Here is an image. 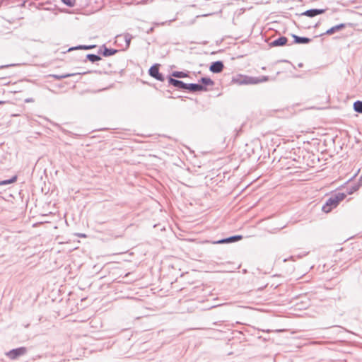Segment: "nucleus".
<instances>
[{
    "mask_svg": "<svg viewBox=\"0 0 362 362\" xmlns=\"http://www.w3.org/2000/svg\"><path fill=\"white\" fill-rule=\"evenodd\" d=\"M79 236H81V237H85V235H83V234H81V235H79Z\"/></svg>",
    "mask_w": 362,
    "mask_h": 362,
    "instance_id": "nucleus-27",
    "label": "nucleus"
},
{
    "mask_svg": "<svg viewBox=\"0 0 362 362\" xmlns=\"http://www.w3.org/2000/svg\"><path fill=\"white\" fill-rule=\"evenodd\" d=\"M354 110L358 113H362V100H356L353 105Z\"/></svg>",
    "mask_w": 362,
    "mask_h": 362,
    "instance_id": "nucleus-17",
    "label": "nucleus"
},
{
    "mask_svg": "<svg viewBox=\"0 0 362 362\" xmlns=\"http://www.w3.org/2000/svg\"><path fill=\"white\" fill-rule=\"evenodd\" d=\"M94 47H95V45H78V46H76V47H73L69 48L68 51L76 50V49L88 50V49H93Z\"/></svg>",
    "mask_w": 362,
    "mask_h": 362,
    "instance_id": "nucleus-15",
    "label": "nucleus"
},
{
    "mask_svg": "<svg viewBox=\"0 0 362 362\" xmlns=\"http://www.w3.org/2000/svg\"><path fill=\"white\" fill-rule=\"evenodd\" d=\"M124 38L126 42V47L128 48L130 45L133 36L129 33H126L124 35Z\"/></svg>",
    "mask_w": 362,
    "mask_h": 362,
    "instance_id": "nucleus-20",
    "label": "nucleus"
},
{
    "mask_svg": "<svg viewBox=\"0 0 362 362\" xmlns=\"http://www.w3.org/2000/svg\"><path fill=\"white\" fill-rule=\"evenodd\" d=\"M1 103H4V102L3 101H0V104H1Z\"/></svg>",
    "mask_w": 362,
    "mask_h": 362,
    "instance_id": "nucleus-29",
    "label": "nucleus"
},
{
    "mask_svg": "<svg viewBox=\"0 0 362 362\" xmlns=\"http://www.w3.org/2000/svg\"><path fill=\"white\" fill-rule=\"evenodd\" d=\"M186 90L189 92L195 93V92H201L207 90L206 87L202 86L199 83H187Z\"/></svg>",
    "mask_w": 362,
    "mask_h": 362,
    "instance_id": "nucleus-8",
    "label": "nucleus"
},
{
    "mask_svg": "<svg viewBox=\"0 0 362 362\" xmlns=\"http://www.w3.org/2000/svg\"><path fill=\"white\" fill-rule=\"evenodd\" d=\"M16 180V176H14L12 178H11L10 180H4L1 182V184L2 185H7V184L12 183V182H15Z\"/></svg>",
    "mask_w": 362,
    "mask_h": 362,
    "instance_id": "nucleus-23",
    "label": "nucleus"
},
{
    "mask_svg": "<svg viewBox=\"0 0 362 362\" xmlns=\"http://www.w3.org/2000/svg\"><path fill=\"white\" fill-rule=\"evenodd\" d=\"M86 59H88L92 63H95L96 62H98L101 60V57L98 54H88L86 55Z\"/></svg>",
    "mask_w": 362,
    "mask_h": 362,
    "instance_id": "nucleus-16",
    "label": "nucleus"
},
{
    "mask_svg": "<svg viewBox=\"0 0 362 362\" xmlns=\"http://www.w3.org/2000/svg\"><path fill=\"white\" fill-rule=\"evenodd\" d=\"M118 52L117 49L108 48L105 45H102L98 49V54L104 57H110L114 55Z\"/></svg>",
    "mask_w": 362,
    "mask_h": 362,
    "instance_id": "nucleus-7",
    "label": "nucleus"
},
{
    "mask_svg": "<svg viewBox=\"0 0 362 362\" xmlns=\"http://www.w3.org/2000/svg\"><path fill=\"white\" fill-rule=\"evenodd\" d=\"M235 81L240 84H256L259 83V78H252L249 76H240L238 79L235 80Z\"/></svg>",
    "mask_w": 362,
    "mask_h": 362,
    "instance_id": "nucleus-4",
    "label": "nucleus"
},
{
    "mask_svg": "<svg viewBox=\"0 0 362 362\" xmlns=\"http://www.w3.org/2000/svg\"><path fill=\"white\" fill-rule=\"evenodd\" d=\"M346 197V194L344 192H336L330 195L326 200L322 207V211L325 213L330 212L333 209L336 208L340 202L344 200Z\"/></svg>",
    "mask_w": 362,
    "mask_h": 362,
    "instance_id": "nucleus-1",
    "label": "nucleus"
},
{
    "mask_svg": "<svg viewBox=\"0 0 362 362\" xmlns=\"http://www.w3.org/2000/svg\"><path fill=\"white\" fill-rule=\"evenodd\" d=\"M159 64H154L148 70L149 75L159 81H164V76L159 72Z\"/></svg>",
    "mask_w": 362,
    "mask_h": 362,
    "instance_id": "nucleus-3",
    "label": "nucleus"
},
{
    "mask_svg": "<svg viewBox=\"0 0 362 362\" xmlns=\"http://www.w3.org/2000/svg\"><path fill=\"white\" fill-rule=\"evenodd\" d=\"M345 28H346L345 23H340L339 25H334V26L330 28L325 33L321 34L320 36H322L324 35H332L338 31L341 30L342 29H344Z\"/></svg>",
    "mask_w": 362,
    "mask_h": 362,
    "instance_id": "nucleus-11",
    "label": "nucleus"
},
{
    "mask_svg": "<svg viewBox=\"0 0 362 362\" xmlns=\"http://www.w3.org/2000/svg\"><path fill=\"white\" fill-rule=\"evenodd\" d=\"M1 103H4V102L3 101H0V104H1Z\"/></svg>",
    "mask_w": 362,
    "mask_h": 362,
    "instance_id": "nucleus-30",
    "label": "nucleus"
},
{
    "mask_svg": "<svg viewBox=\"0 0 362 362\" xmlns=\"http://www.w3.org/2000/svg\"><path fill=\"white\" fill-rule=\"evenodd\" d=\"M292 37L296 44H308L311 42V39L307 37H300L296 35H293Z\"/></svg>",
    "mask_w": 362,
    "mask_h": 362,
    "instance_id": "nucleus-13",
    "label": "nucleus"
},
{
    "mask_svg": "<svg viewBox=\"0 0 362 362\" xmlns=\"http://www.w3.org/2000/svg\"><path fill=\"white\" fill-rule=\"evenodd\" d=\"M65 5L72 7L75 4V0H61Z\"/></svg>",
    "mask_w": 362,
    "mask_h": 362,
    "instance_id": "nucleus-22",
    "label": "nucleus"
},
{
    "mask_svg": "<svg viewBox=\"0 0 362 362\" xmlns=\"http://www.w3.org/2000/svg\"><path fill=\"white\" fill-rule=\"evenodd\" d=\"M27 353V349L21 346L13 349L6 353V355L11 360H16L18 358L24 356Z\"/></svg>",
    "mask_w": 362,
    "mask_h": 362,
    "instance_id": "nucleus-2",
    "label": "nucleus"
},
{
    "mask_svg": "<svg viewBox=\"0 0 362 362\" xmlns=\"http://www.w3.org/2000/svg\"><path fill=\"white\" fill-rule=\"evenodd\" d=\"M267 79H268V77H267V76H264V77L262 78V79H261V80H260V79H259V82H262V81H267Z\"/></svg>",
    "mask_w": 362,
    "mask_h": 362,
    "instance_id": "nucleus-24",
    "label": "nucleus"
},
{
    "mask_svg": "<svg viewBox=\"0 0 362 362\" xmlns=\"http://www.w3.org/2000/svg\"><path fill=\"white\" fill-rule=\"evenodd\" d=\"M90 72H91L90 71H83V72H79V73L67 74H64V75L54 74L52 76L56 79L60 80V79L69 78L71 76H74L75 75L86 74H89Z\"/></svg>",
    "mask_w": 362,
    "mask_h": 362,
    "instance_id": "nucleus-14",
    "label": "nucleus"
},
{
    "mask_svg": "<svg viewBox=\"0 0 362 362\" xmlns=\"http://www.w3.org/2000/svg\"><path fill=\"white\" fill-rule=\"evenodd\" d=\"M30 101H32V100H31V99H26V100H25V102H30Z\"/></svg>",
    "mask_w": 362,
    "mask_h": 362,
    "instance_id": "nucleus-26",
    "label": "nucleus"
},
{
    "mask_svg": "<svg viewBox=\"0 0 362 362\" xmlns=\"http://www.w3.org/2000/svg\"><path fill=\"white\" fill-rule=\"evenodd\" d=\"M360 186H361L360 184H356V185L351 186L350 188H347V190H348L347 193L349 194L354 193V192L357 191L359 189Z\"/></svg>",
    "mask_w": 362,
    "mask_h": 362,
    "instance_id": "nucleus-21",
    "label": "nucleus"
},
{
    "mask_svg": "<svg viewBox=\"0 0 362 362\" xmlns=\"http://www.w3.org/2000/svg\"><path fill=\"white\" fill-rule=\"evenodd\" d=\"M224 68V65L223 62L221 61H216L211 64L209 70L212 73L218 74L221 73Z\"/></svg>",
    "mask_w": 362,
    "mask_h": 362,
    "instance_id": "nucleus-9",
    "label": "nucleus"
},
{
    "mask_svg": "<svg viewBox=\"0 0 362 362\" xmlns=\"http://www.w3.org/2000/svg\"><path fill=\"white\" fill-rule=\"evenodd\" d=\"M172 76L173 77H175V78H185V77H187V74L183 72V71H173L172 73Z\"/></svg>",
    "mask_w": 362,
    "mask_h": 362,
    "instance_id": "nucleus-19",
    "label": "nucleus"
},
{
    "mask_svg": "<svg viewBox=\"0 0 362 362\" xmlns=\"http://www.w3.org/2000/svg\"><path fill=\"white\" fill-rule=\"evenodd\" d=\"M199 81L202 83L201 85L204 86L205 87L206 86H213L214 84V81H212L210 78L208 77H202L201 78Z\"/></svg>",
    "mask_w": 362,
    "mask_h": 362,
    "instance_id": "nucleus-18",
    "label": "nucleus"
},
{
    "mask_svg": "<svg viewBox=\"0 0 362 362\" xmlns=\"http://www.w3.org/2000/svg\"><path fill=\"white\" fill-rule=\"evenodd\" d=\"M153 30V28H151L148 31L147 33H150L151 32H152Z\"/></svg>",
    "mask_w": 362,
    "mask_h": 362,
    "instance_id": "nucleus-25",
    "label": "nucleus"
},
{
    "mask_svg": "<svg viewBox=\"0 0 362 362\" xmlns=\"http://www.w3.org/2000/svg\"><path fill=\"white\" fill-rule=\"evenodd\" d=\"M290 259H293V256H291V257H290Z\"/></svg>",
    "mask_w": 362,
    "mask_h": 362,
    "instance_id": "nucleus-28",
    "label": "nucleus"
},
{
    "mask_svg": "<svg viewBox=\"0 0 362 362\" xmlns=\"http://www.w3.org/2000/svg\"><path fill=\"white\" fill-rule=\"evenodd\" d=\"M168 83L174 87L180 90H186L187 88V83H185L182 81L173 78L171 76L168 77Z\"/></svg>",
    "mask_w": 362,
    "mask_h": 362,
    "instance_id": "nucleus-10",
    "label": "nucleus"
},
{
    "mask_svg": "<svg viewBox=\"0 0 362 362\" xmlns=\"http://www.w3.org/2000/svg\"><path fill=\"white\" fill-rule=\"evenodd\" d=\"M243 236L240 235H233L226 238H223L216 241L213 242L214 244H225L235 243L242 240Z\"/></svg>",
    "mask_w": 362,
    "mask_h": 362,
    "instance_id": "nucleus-5",
    "label": "nucleus"
},
{
    "mask_svg": "<svg viewBox=\"0 0 362 362\" xmlns=\"http://www.w3.org/2000/svg\"><path fill=\"white\" fill-rule=\"evenodd\" d=\"M326 10L327 9L325 8H312L305 11V12L302 13L301 15L313 18L317 15H320L325 13Z\"/></svg>",
    "mask_w": 362,
    "mask_h": 362,
    "instance_id": "nucleus-6",
    "label": "nucleus"
},
{
    "mask_svg": "<svg viewBox=\"0 0 362 362\" xmlns=\"http://www.w3.org/2000/svg\"><path fill=\"white\" fill-rule=\"evenodd\" d=\"M288 42L286 37L281 36L270 43L271 47H281L285 45Z\"/></svg>",
    "mask_w": 362,
    "mask_h": 362,
    "instance_id": "nucleus-12",
    "label": "nucleus"
}]
</instances>
